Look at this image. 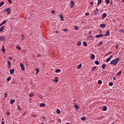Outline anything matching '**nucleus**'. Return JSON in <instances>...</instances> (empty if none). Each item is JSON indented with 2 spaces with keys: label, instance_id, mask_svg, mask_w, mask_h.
I'll use <instances>...</instances> for the list:
<instances>
[{
  "label": "nucleus",
  "instance_id": "obj_33",
  "mask_svg": "<svg viewBox=\"0 0 124 124\" xmlns=\"http://www.w3.org/2000/svg\"><path fill=\"white\" fill-rule=\"evenodd\" d=\"M98 84H102V80H99L98 81Z\"/></svg>",
  "mask_w": 124,
  "mask_h": 124
},
{
  "label": "nucleus",
  "instance_id": "obj_63",
  "mask_svg": "<svg viewBox=\"0 0 124 124\" xmlns=\"http://www.w3.org/2000/svg\"><path fill=\"white\" fill-rule=\"evenodd\" d=\"M2 23H1V24H0V27H1V26H2Z\"/></svg>",
  "mask_w": 124,
  "mask_h": 124
},
{
  "label": "nucleus",
  "instance_id": "obj_59",
  "mask_svg": "<svg viewBox=\"0 0 124 124\" xmlns=\"http://www.w3.org/2000/svg\"><path fill=\"white\" fill-rule=\"evenodd\" d=\"M9 60H12V57H9Z\"/></svg>",
  "mask_w": 124,
  "mask_h": 124
},
{
  "label": "nucleus",
  "instance_id": "obj_27",
  "mask_svg": "<svg viewBox=\"0 0 124 124\" xmlns=\"http://www.w3.org/2000/svg\"><path fill=\"white\" fill-rule=\"evenodd\" d=\"M94 63H95V64L97 65H98V64H99V62L98 61H95Z\"/></svg>",
  "mask_w": 124,
  "mask_h": 124
},
{
  "label": "nucleus",
  "instance_id": "obj_30",
  "mask_svg": "<svg viewBox=\"0 0 124 124\" xmlns=\"http://www.w3.org/2000/svg\"><path fill=\"white\" fill-rule=\"evenodd\" d=\"M83 45H84V46H85V47H87V42H83Z\"/></svg>",
  "mask_w": 124,
  "mask_h": 124
},
{
  "label": "nucleus",
  "instance_id": "obj_14",
  "mask_svg": "<svg viewBox=\"0 0 124 124\" xmlns=\"http://www.w3.org/2000/svg\"><path fill=\"white\" fill-rule=\"evenodd\" d=\"M4 30V27L2 26L1 28H0V32H1L3 30Z\"/></svg>",
  "mask_w": 124,
  "mask_h": 124
},
{
  "label": "nucleus",
  "instance_id": "obj_37",
  "mask_svg": "<svg viewBox=\"0 0 124 124\" xmlns=\"http://www.w3.org/2000/svg\"><path fill=\"white\" fill-rule=\"evenodd\" d=\"M81 121H85V120H86V118L84 117H82L81 118Z\"/></svg>",
  "mask_w": 124,
  "mask_h": 124
},
{
  "label": "nucleus",
  "instance_id": "obj_40",
  "mask_svg": "<svg viewBox=\"0 0 124 124\" xmlns=\"http://www.w3.org/2000/svg\"><path fill=\"white\" fill-rule=\"evenodd\" d=\"M60 18L62 19V20H63V17H62V14L60 16Z\"/></svg>",
  "mask_w": 124,
  "mask_h": 124
},
{
  "label": "nucleus",
  "instance_id": "obj_23",
  "mask_svg": "<svg viewBox=\"0 0 124 124\" xmlns=\"http://www.w3.org/2000/svg\"><path fill=\"white\" fill-rule=\"evenodd\" d=\"M2 52H3V53H5V50L4 49V46H2V49H1Z\"/></svg>",
  "mask_w": 124,
  "mask_h": 124
},
{
  "label": "nucleus",
  "instance_id": "obj_62",
  "mask_svg": "<svg viewBox=\"0 0 124 124\" xmlns=\"http://www.w3.org/2000/svg\"><path fill=\"white\" fill-rule=\"evenodd\" d=\"M55 33H59V31H55Z\"/></svg>",
  "mask_w": 124,
  "mask_h": 124
},
{
  "label": "nucleus",
  "instance_id": "obj_45",
  "mask_svg": "<svg viewBox=\"0 0 124 124\" xmlns=\"http://www.w3.org/2000/svg\"><path fill=\"white\" fill-rule=\"evenodd\" d=\"M96 69V66H94L93 68V71L95 70V69Z\"/></svg>",
  "mask_w": 124,
  "mask_h": 124
},
{
  "label": "nucleus",
  "instance_id": "obj_2",
  "mask_svg": "<svg viewBox=\"0 0 124 124\" xmlns=\"http://www.w3.org/2000/svg\"><path fill=\"white\" fill-rule=\"evenodd\" d=\"M107 17V14L106 13H104L103 14V16H102V20H103V19H105Z\"/></svg>",
  "mask_w": 124,
  "mask_h": 124
},
{
  "label": "nucleus",
  "instance_id": "obj_25",
  "mask_svg": "<svg viewBox=\"0 0 124 124\" xmlns=\"http://www.w3.org/2000/svg\"><path fill=\"white\" fill-rule=\"evenodd\" d=\"M102 0H98V3L97 5H98L99 4H100V3H101Z\"/></svg>",
  "mask_w": 124,
  "mask_h": 124
},
{
  "label": "nucleus",
  "instance_id": "obj_42",
  "mask_svg": "<svg viewBox=\"0 0 124 124\" xmlns=\"http://www.w3.org/2000/svg\"><path fill=\"white\" fill-rule=\"evenodd\" d=\"M41 54H38L37 55V58H41Z\"/></svg>",
  "mask_w": 124,
  "mask_h": 124
},
{
  "label": "nucleus",
  "instance_id": "obj_44",
  "mask_svg": "<svg viewBox=\"0 0 124 124\" xmlns=\"http://www.w3.org/2000/svg\"><path fill=\"white\" fill-rule=\"evenodd\" d=\"M6 115H7V116H9L10 115V113H9V112L7 111L6 112Z\"/></svg>",
  "mask_w": 124,
  "mask_h": 124
},
{
  "label": "nucleus",
  "instance_id": "obj_13",
  "mask_svg": "<svg viewBox=\"0 0 124 124\" xmlns=\"http://www.w3.org/2000/svg\"><path fill=\"white\" fill-rule=\"evenodd\" d=\"M122 72H123V71L122 70H120L116 74V75H117V76H119V75H121V74H122Z\"/></svg>",
  "mask_w": 124,
  "mask_h": 124
},
{
  "label": "nucleus",
  "instance_id": "obj_53",
  "mask_svg": "<svg viewBox=\"0 0 124 124\" xmlns=\"http://www.w3.org/2000/svg\"><path fill=\"white\" fill-rule=\"evenodd\" d=\"M95 11L97 12V13H98L99 12V11H98V8H96V11Z\"/></svg>",
  "mask_w": 124,
  "mask_h": 124
},
{
  "label": "nucleus",
  "instance_id": "obj_10",
  "mask_svg": "<svg viewBox=\"0 0 124 124\" xmlns=\"http://www.w3.org/2000/svg\"><path fill=\"white\" fill-rule=\"evenodd\" d=\"M7 63H8V68H9V67H10V66L11 65V62H10V61H7Z\"/></svg>",
  "mask_w": 124,
  "mask_h": 124
},
{
  "label": "nucleus",
  "instance_id": "obj_39",
  "mask_svg": "<svg viewBox=\"0 0 124 124\" xmlns=\"http://www.w3.org/2000/svg\"><path fill=\"white\" fill-rule=\"evenodd\" d=\"M106 2L107 3V4H108L110 3V0H106Z\"/></svg>",
  "mask_w": 124,
  "mask_h": 124
},
{
  "label": "nucleus",
  "instance_id": "obj_8",
  "mask_svg": "<svg viewBox=\"0 0 124 124\" xmlns=\"http://www.w3.org/2000/svg\"><path fill=\"white\" fill-rule=\"evenodd\" d=\"M104 35L105 36H109L110 35V32L109 31H107Z\"/></svg>",
  "mask_w": 124,
  "mask_h": 124
},
{
  "label": "nucleus",
  "instance_id": "obj_31",
  "mask_svg": "<svg viewBox=\"0 0 124 124\" xmlns=\"http://www.w3.org/2000/svg\"><path fill=\"white\" fill-rule=\"evenodd\" d=\"M81 67H82V64H80L79 65H78V69H80V68H81Z\"/></svg>",
  "mask_w": 124,
  "mask_h": 124
},
{
  "label": "nucleus",
  "instance_id": "obj_6",
  "mask_svg": "<svg viewBox=\"0 0 124 124\" xmlns=\"http://www.w3.org/2000/svg\"><path fill=\"white\" fill-rule=\"evenodd\" d=\"M112 58H113V56H112V55H111L109 57H108L107 59V62H110V61H111V59H112Z\"/></svg>",
  "mask_w": 124,
  "mask_h": 124
},
{
  "label": "nucleus",
  "instance_id": "obj_47",
  "mask_svg": "<svg viewBox=\"0 0 124 124\" xmlns=\"http://www.w3.org/2000/svg\"><path fill=\"white\" fill-rule=\"evenodd\" d=\"M29 95L30 97H31V96H33V94L32 93H31Z\"/></svg>",
  "mask_w": 124,
  "mask_h": 124
},
{
  "label": "nucleus",
  "instance_id": "obj_24",
  "mask_svg": "<svg viewBox=\"0 0 124 124\" xmlns=\"http://www.w3.org/2000/svg\"><path fill=\"white\" fill-rule=\"evenodd\" d=\"M16 48H17L18 50H20V51H21V50H22V49L21 48V46H17Z\"/></svg>",
  "mask_w": 124,
  "mask_h": 124
},
{
  "label": "nucleus",
  "instance_id": "obj_4",
  "mask_svg": "<svg viewBox=\"0 0 124 124\" xmlns=\"http://www.w3.org/2000/svg\"><path fill=\"white\" fill-rule=\"evenodd\" d=\"M103 36H104V35L102 34L96 35L95 37L96 38H98L99 37H103Z\"/></svg>",
  "mask_w": 124,
  "mask_h": 124
},
{
  "label": "nucleus",
  "instance_id": "obj_17",
  "mask_svg": "<svg viewBox=\"0 0 124 124\" xmlns=\"http://www.w3.org/2000/svg\"><path fill=\"white\" fill-rule=\"evenodd\" d=\"M17 107L19 111H22V109H21V107L20 106V105H17Z\"/></svg>",
  "mask_w": 124,
  "mask_h": 124
},
{
  "label": "nucleus",
  "instance_id": "obj_34",
  "mask_svg": "<svg viewBox=\"0 0 124 124\" xmlns=\"http://www.w3.org/2000/svg\"><path fill=\"white\" fill-rule=\"evenodd\" d=\"M70 2L71 4L72 5H74L75 4V3L73 0L70 1Z\"/></svg>",
  "mask_w": 124,
  "mask_h": 124
},
{
  "label": "nucleus",
  "instance_id": "obj_22",
  "mask_svg": "<svg viewBox=\"0 0 124 124\" xmlns=\"http://www.w3.org/2000/svg\"><path fill=\"white\" fill-rule=\"evenodd\" d=\"M55 72L56 73H59V72H61V70L60 69H57L55 70Z\"/></svg>",
  "mask_w": 124,
  "mask_h": 124
},
{
  "label": "nucleus",
  "instance_id": "obj_12",
  "mask_svg": "<svg viewBox=\"0 0 124 124\" xmlns=\"http://www.w3.org/2000/svg\"><path fill=\"white\" fill-rule=\"evenodd\" d=\"M53 81H54V82H55V83H58V82H59V79L57 77H55V80H53Z\"/></svg>",
  "mask_w": 124,
  "mask_h": 124
},
{
  "label": "nucleus",
  "instance_id": "obj_16",
  "mask_svg": "<svg viewBox=\"0 0 124 124\" xmlns=\"http://www.w3.org/2000/svg\"><path fill=\"white\" fill-rule=\"evenodd\" d=\"M35 70H36V75H37V74H38V73L39 72V69L36 68L35 69Z\"/></svg>",
  "mask_w": 124,
  "mask_h": 124
},
{
  "label": "nucleus",
  "instance_id": "obj_36",
  "mask_svg": "<svg viewBox=\"0 0 124 124\" xmlns=\"http://www.w3.org/2000/svg\"><path fill=\"white\" fill-rule=\"evenodd\" d=\"M77 45H78V46H80L81 45V41H79L77 43Z\"/></svg>",
  "mask_w": 124,
  "mask_h": 124
},
{
  "label": "nucleus",
  "instance_id": "obj_28",
  "mask_svg": "<svg viewBox=\"0 0 124 124\" xmlns=\"http://www.w3.org/2000/svg\"><path fill=\"white\" fill-rule=\"evenodd\" d=\"M75 107L76 110H78V109H79V106H77V105H76V104L75 105Z\"/></svg>",
  "mask_w": 124,
  "mask_h": 124
},
{
  "label": "nucleus",
  "instance_id": "obj_58",
  "mask_svg": "<svg viewBox=\"0 0 124 124\" xmlns=\"http://www.w3.org/2000/svg\"><path fill=\"white\" fill-rule=\"evenodd\" d=\"M74 5H71V8H72L73 7H74Z\"/></svg>",
  "mask_w": 124,
  "mask_h": 124
},
{
  "label": "nucleus",
  "instance_id": "obj_15",
  "mask_svg": "<svg viewBox=\"0 0 124 124\" xmlns=\"http://www.w3.org/2000/svg\"><path fill=\"white\" fill-rule=\"evenodd\" d=\"M95 58V56H94V55L92 54V55H91L92 60H94Z\"/></svg>",
  "mask_w": 124,
  "mask_h": 124
},
{
  "label": "nucleus",
  "instance_id": "obj_35",
  "mask_svg": "<svg viewBox=\"0 0 124 124\" xmlns=\"http://www.w3.org/2000/svg\"><path fill=\"white\" fill-rule=\"evenodd\" d=\"M108 86L112 87V86H113V82H109L108 84Z\"/></svg>",
  "mask_w": 124,
  "mask_h": 124
},
{
  "label": "nucleus",
  "instance_id": "obj_38",
  "mask_svg": "<svg viewBox=\"0 0 124 124\" xmlns=\"http://www.w3.org/2000/svg\"><path fill=\"white\" fill-rule=\"evenodd\" d=\"M6 22H7V20H4L2 22V24L4 25V24L6 23Z\"/></svg>",
  "mask_w": 124,
  "mask_h": 124
},
{
  "label": "nucleus",
  "instance_id": "obj_26",
  "mask_svg": "<svg viewBox=\"0 0 124 124\" xmlns=\"http://www.w3.org/2000/svg\"><path fill=\"white\" fill-rule=\"evenodd\" d=\"M107 109V107L104 106V107H103V110L104 111H106Z\"/></svg>",
  "mask_w": 124,
  "mask_h": 124
},
{
  "label": "nucleus",
  "instance_id": "obj_49",
  "mask_svg": "<svg viewBox=\"0 0 124 124\" xmlns=\"http://www.w3.org/2000/svg\"><path fill=\"white\" fill-rule=\"evenodd\" d=\"M97 14H98V13H97V12H96V11H94V15H97Z\"/></svg>",
  "mask_w": 124,
  "mask_h": 124
},
{
  "label": "nucleus",
  "instance_id": "obj_20",
  "mask_svg": "<svg viewBox=\"0 0 124 124\" xmlns=\"http://www.w3.org/2000/svg\"><path fill=\"white\" fill-rule=\"evenodd\" d=\"M102 67L103 68V69H104V68H105V67H106V64L105 63H104L102 65Z\"/></svg>",
  "mask_w": 124,
  "mask_h": 124
},
{
  "label": "nucleus",
  "instance_id": "obj_46",
  "mask_svg": "<svg viewBox=\"0 0 124 124\" xmlns=\"http://www.w3.org/2000/svg\"><path fill=\"white\" fill-rule=\"evenodd\" d=\"M11 80V78L9 77L7 78V81H10Z\"/></svg>",
  "mask_w": 124,
  "mask_h": 124
},
{
  "label": "nucleus",
  "instance_id": "obj_9",
  "mask_svg": "<svg viewBox=\"0 0 124 124\" xmlns=\"http://www.w3.org/2000/svg\"><path fill=\"white\" fill-rule=\"evenodd\" d=\"M14 73V69L10 70V74L12 75Z\"/></svg>",
  "mask_w": 124,
  "mask_h": 124
},
{
  "label": "nucleus",
  "instance_id": "obj_18",
  "mask_svg": "<svg viewBox=\"0 0 124 124\" xmlns=\"http://www.w3.org/2000/svg\"><path fill=\"white\" fill-rule=\"evenodd\" d=\"M45 103H41L40 104V107H44V106H45Z\"/></svg>",
  "mask_w": 124,
  "mask_h": 124
},
{
  "label": "nucleus",
  "instance_id": "obj_52",
  "mask_svg": "<svg viewBox=\"0 0 124 124\" xmlns=\"http://www.w3.org/2000/svg\"><path fill=\"white\" fill-rule=\"evenodd\" d=\"M63 31L66 32V31H67V29H64V30H63Z\"/></svg>",
  "mask_w": 124,
  "mask_h": 124
},
{
  "label": "nucleus",
  "instance_id": "obj_41",
  "mask_svg": "<svg viewBox=\"0 0 124 124\" xmlns=\"http://www.w3.org/2000/svg\"><path fill=\"white\" fill-rule=\"evenodd\" d=\"M4 97H7V93H4Z\"/></svg>",
  "mask_w": 124,
  "mask_h": 124
},
{
  "label": "nucleus",
  "instance_id": "obj_5",
  "mask_svg": "<svg viewBox=\"0 0 124 124\" xmlns=\"http://www.w3.org/2000/svg\"><path fill=\"white\" fill-rule=\"evenodd\" d=\"M20 67H21L22 70L23 71L25 70V66H24V64H23L22 63H20Z\"/></svg>",
  "mask_w": 124,
  "mask_h": 124
},
{
  "label": "nucleus",
  "instance_id": "obj_50",
  "mask_svg": "<svg viewBox=\"0 0 124 124\" xmlns=\"http://www.w3.org/2000/svg\"><path fill=\"white\" fill-rule=\"evenodd\" d=\"M116 49H118V48H119V45H118V44L116 45Z\"/></svg>",
  "mask_w": 124,
  "mask_h": 124
},
{
  "label": "nucleus",
  "instance_id": "obj_56",
  "mask_svg": "<svg viewBox=\"0 0 124 124\" xmlns=\"http://www.w3.org/2000/svg\"><path fill=\"white\" fill-rule=\"evenodd\" d=\"M51 13H52V14H55V11H51Z\"/></svg>",
  "mask_w": 124,
  "mask_h": 124
},
{
  "label": "nucleus",
  "instance_id": "obj_64",
  "mask_svg": "<svg viewBox=\"0 0 124 124\" xmlns=\"http://www.w3.org/2000/svg\"><path fill=\"white\" fill-rule=\"evenodd\" d=\"M113 80H116V78L115 77H113Z\"/></svg>",
  "mask_w": 124,
  "mask_h": 124
},
{
  "label": "nucleus",
  "instance_id": "obj_21",
  "mask_svg": "<svg viewBox=\"0 0 124 124\" xmlns=\"http://www.w3.org/2000/svg\"><path fill=\"white\" fill-rule=\"evenodd\" d=\"M10 102L11 104H13V103L15 102V100L11 99Z\"/></svg>",
  "mask_w": 124,
  "mask_h": 124
},
{
  "label": "nucleus",
  "instance_id": "obj_54",
  "mask_svg": "<svg viewBox=\"0 0 124 124\" xmlns=\"http://www.w3.org/2000/svg\"><path fill=\"white\" fill-rule=\"evenodd\" d=\"M110 54H112V52L109 51L107 55H110Z\"/></svg>",
  "mask_w": 124,
  "mask_h": 124
},
{
  "label": "nucleus",
  "instance_id": "obj_3",
  "mask_svg": "<svg viewBox=\"0 0 124 124\" xmlns=\"http://www.w3.org/2000/svg\"><path fill=\"white\" fill-rule=\"evenodd\" d=\"M6 12H7V14L8 15H9V14H10V13H11V11L10 10V8H8V9H7L6 10Z\"/></svg>",
  "mask_w": 124,
  "mask_h": 124
},
{
  "label": "nucleus",
  "instance_id": "obj_11",
  "mask_svg": "<svg viewBox=\"0 0 124 124\" xmlns=\"http://www.w3.org/2000/svg\"><path fill=\"white\" fill-rule=\"evenodd\" d=\"M100 27H101V28H105V27H106V24H100Z\"/></svg>",
  "mask_w": 124,
  "mask_h": 124
},
{
  "label": "nucleus",
  "instance_id": "obj_60",
  "mask_svg": "<svg viewBox=\"0 0 124 124\" xmlns=\"http://www.w3.org/2000/svg\"><path fill=\"white\" fill-rule=\"evenodd\" d=\"M32 116V117H36V116L35 115H34V114H33Z\"/></svg>",
  "mask_w": 124,
  "mask_h": 124
},
{
  "label": "nucleus",
  "instance_id": "obj_7",
  "mask_svg": "<svg viewBox=\"0 0 124 124\" xmlns=\"http://www.w3.org/2000/svg\"><path fill=\"white\" fill-rule=\"evenodd\" d=\"M5 40V39L4 38V37L1 36L0 37V42H1V41H4Z\"/></svg>",
  "mask_w": 124,
  "mask_h": 124
},
{
  "label": "nucleus",
  "instance_id": "obj_29",
  "mask_svg": "<svg viewBox=\"0 0 124 124\" xmlns=\"http://www.w3.org/2000/svg\"><path fill=\"white\" fill-rule=\"evenodd\" d=\"M56 113H57V114H61V111L60 110V109H57L56 110Z\"/></svg>",
  "mask_w": 124,
  "mask_h": 124
},
{
  "label": "nucleus",
  "instance_id": "obj_61",
  "mask_svg": "<svg viewBox=\"0 0 124 124\" xmlns=\"http://www.w3.org/2000/svg\"><path fill=\"white\" fill-rule=\"evenodd\" d=\"M1 124H4V122L2 121V122H1Z\"/></svg>",
  "mask_w": 124,
  "mask_h": 124
},
{
  "label": "nucleus",
  "instance_id": "obj_48",
  "mask_svg": "<svg viewBox=\"0 0 124 124\" xmlns=\"http://www.w3.org/2000/svg\"><path fill=\"white\" fill-rule=\"evenodd\" d=\"M85 15H86V16H89L90 15V13H85Z\"/></svg>",
  "mask_w": 124,
  "mask_h": 124
},
{
  "label": "nucleus",
  "instance_id": "obj_32",
  "mask_svg": "<svg viewBox=\"0 0 124 124\" xmlns=\"http://www.w3.org/2000/svg\"><path fill=\"white\" fill-rule=\"evenodd\" d=\"M3 4H4V2L2 1L0 3V7H1L2 6Z\"/></svg>",
  "mask_w": 124,
  "mask_h": 124
},
{
  "label": "nucleus",
  "instance_id": "obj_1",
  "mask_svg": "<svg viewBox=\"0 0 124 124\" xmlns=\"http://www.w3.org/2000/svg\"><path fill=\"white\" fill-rule=\"evenodd\" d=\"M119 61H120V58H117L116 59L111 61L110 62V64H113V65H116V64L119 62Z\"/></svg>",
  "mask_w": 124,
  "mask_h": 124
},
{
  "label": "nucleus",
  "instance_id": "obj_19",
  "mask_svg": "<svg viewBox=\"0 0 124 124\" xmlns=\"http://www.w3.org/2000/svg\"><path fill=\"white\" fill-rule=\"evenodd\" d=\"M103 44V41H101L99 43V44H98V46H101V45Z\"/></svg>",
  "mask_w": 124,
  "mask_h": 124
},
{
  "label": "nucleus",
  "instance_id": "obj_43",
  "mask_svg": "<svg viewBox=\"0 0 124 124\" xmlns=\"http://www.w3.org/2000/svg\"><path fill=\"white\" fill-rule=\"evenodd\" d=\"M75 29L76 31H78L79 28H78V27L75 26Z\"/></svg>",
  "mask_w": 124,
  "mask_h": 124
},
{
  "label": "nucleus",
  "instance_id": "obj_55",
  "mask_svg": "<svg viewBox=\"0 0 124 124\" xmlns=\"http://www.w3.org/2000/svg\"><path fill=\"white\" fill-rule=\"evenodd\" d=\"M21 37H22V38H25V37L24 36V35H23V34H22L21 35Z\"/></svg>",
  "mask_w": 124,
  "mask_h": 124
},
{
  "label": "nucleus",
  "instance_id": "obj_57",
  "mask_svg": "<svg viewBox=\"0 0 124 124\" xmlns=\"http://www.w3.org/2000/svg\"><path fill=\"white\" fill-rule=\"evenodd\" d=\"M90 3H91V4H92V5H93V2L91 1Z\"/></svg>",
  "mask_w": 124,
  "mask_h": 124
},
{
  "label": "nucleus",
  "instance_id": "obj_51",
  "mask_svg": "<svg viewBox=\"0 0 124 124\" xmlns=\"http://www.w3.org/2000/svg\"><path fill=\"white\" fill-rule=\"evenodd\" d=\"M8 1L9 3H12V1H11V0H8Z\"/></svg>",
  "mask_w": 124,
  "mask_h": 124
}]
</instances>
